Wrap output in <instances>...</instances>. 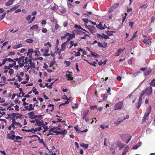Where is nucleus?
<instances>
[{"label": "nucleus", "instance_id": "f03ea898", "mask_svg": "<svg viewBox=\"0 0 155 155\" xmlns=\"http://www.w3.org/2000/svg\"><path fill=\"white\" fill-rule=\"evenodd\" d=\"M12 123L13 124V126L15 129L16 128H20L22 127L21 125L18 122H17L15 121V119H12Z\"/></svg>", "mask_w": 155, "mask_h": 155}, {"label": "nucleus", "instance_id": "5fc2aeb1", "mask_svg": "<svg viewBox=\"0 0 155 155\" xmlns=\"http://www.w3.org/2000/svg\"><path fill=\"white\" fill-rule=\"evenodd\" d=\"M83 20L84 22H85L86 24H87L88 22V19L86 18H84L83 19Z\"/></svg>", "mask_w": 155, "mask_h": 155}, {"label": "nucleus", "instance_id": "0eeeda50", "mask_svg": "<svg viewBox=\"0 0 155 155\" xmlns=\"http://www.w3.org/2000/svg\"><path fill=\"white\" fill-rule=\"evenodd\" d=\"M42 119L41 115H36L35 118L34 119L36 121L37 123L40 125H42V123L40 121V120Z\"/></svg>", "mask_w": 155, "mask_h": 155}, {"label": "nucleus", "instance_id": "423d86ee", "mask_svg": "<svg viewBox=\"0 0 155 155\" xmlns=\"http://www.w3.org/2000/svg\"><path fill=\"white\" fill-rule=\"evenodd\" d=\"M123 104V102L121 101L117 102L115 105L114 107V110H116L121 109L122 107Z\"/></svg>", "mask_w": 155, "mask_h": 155}, {"label": "nucleus", "instance_id": "c756f323", "mask_svg": "<svg viewBox=\"0 0 155 155\" xmlns=\"http://www.w3.org/2000/svg\"><path fill=\"white\" fill-rule=\"evenodd\" d=\"M26 41L28 43H31L33 42V40L31 38L27 39L26 40Z\"/></svg>", "mask_w": 155, "mask_h": 155}, {"label": "nucleus", "instance_id": "4468645a", "mask_svg": "<svg viewBox=\"0 0 155 155\" xmlns=\"http://www.w3.org/2000/svg\"><path fill=\"white\" fill-rule=\"evenodd\" d=\"M151 72V69L150 68H146L145 72L144 73V74L145 76H148L150 74Z\"/></svg>", "mask_w": 155, "mask_h": 155}, {"label": "nucleus", "instance_id": "58836bf2", "mask_svg": "<svg viewBox=\"0 0 155 155\" xmlns=\"http://www.w3.org/2000/svg\"><path fill=\"white\" fill-rule=\"evenodd\" d=\"M91 54L94 56V58H97V57H96L97 56H98V54H97V53H95V52H91Z\"/></svg>", "mask_w": 155, "mask_h": 155}, {"label": "nucleus", "instance_id": "8fccbe9b", "mask_svg": "<svg viewBox=\"0 0 155 155\" xmlns=\"http://www.w3.org/2000/svg\"><path fill=\"white\" fill-rule=\"evenodd\" d=\"M31 18V15H28L26 18L25 19L27 21H29L30 19Z\"/></svg>", "mask_w": 155, "mask_h": 155}, {"label": "nucleus", "instance_id": "20e7f679", "mask_svg": "<svg viewBox=\"0 0 155 155\" xmlns=\"http://www.w3.org/2000/svg\"><path fill=\"white\" fill-rule=\"evenodd\" d=\"M144 91L147 95H150L152 92V87L151 86H149L146 88Z\"/></svg>", "mask_w": 155, "mask_h": 155}, {"label": "nucleus", "instance_id": "49530a36", "mask_svg": "<svg viewBox=\"0 0 155 155\" xmlns=\"http://www.w3.org/2000/svg\"><path fill=\"white\" fill-rule=\"evenodd\" d=\"M14 127L13 124H12V123L11 125L10 126L8 127V130H11V128H12H12H13L14 130V129H15V128H14V127Z\"/></svg>", "mask_w": 155, "mask_h": 155}, {"label": "nucleus", "instance_id": "cd10ccee", "mask_svg": "<svg viewBox=\"0 0 155 155\" xmlns=\"http://www.w3.org/2000/svg\"><path fill=\"white\" fill-rule=\"evenodd\" d=\"M6 14V12H5L1 15L0 17V21L2 20L5 18Z\"/></svg>", "mask_w": 155, "mask_h": 155}, {"label": "nucleus", "instance_id": "aec40b11", "mask_svg": "<svg viewBox=\"0 0 155 155\" xmlns=\"http://www.w3.org/2000/svg\"><path fill=\"white\" fill-rule=\"evenodd\" d=\"M128 147H125L123 150V151L122 153V155H125L126 153L127 152L128 150Z\"/></svg>", "mask_w": 155, "mask_h": 155}, {"label": "nucleus", "instance_id": "9d476101", "mask_svg": "<svg viewBox=\"0 0 155 155\" xmlns=\"http://www.w3.org/2000/svg\"><path fill=\"white\" fill-rule=\"evenodd\" d=\"M29 117L31 119H33L35 118L36 115H35L33 112H30L27 114Z\"/></svg>", "mask_w": 155, "mask_h": 155}, {"label": "nucleus", "instance_id": "ddd939ff", "mask_svg": "<svg viewBox=\"0 0 155 155\" xmlns=\"http://www.w3.org/2000/svg\"><path fill=\"white\" fill-rule=\"evenodd\" d=\"M118 146L119 147V150H121L124 147L125 145L121 143L120 141H118L117 142Z\"/></svg>", "mask_w": 155, "mask_h": 155}, {"label": "nucleus", "instance_id": "3c124183", "mask_svg": "<svg viewBox=\"0 0 155 155\" xmlns=\"http://www.w3.org/2000/svg\"><path fill=\"white\" fill-rule=\"evenodd\" d=\"M57 128H56L55 127H54L53 128H51V129H50L49 130V132L51 133V132L52 131L53 132V131H54L55 130H54L55 129H56Z\"/></svg>", "mask_w": 155, "mask_h": 155}, {"label": "nucleus", "instance_id": "338daca9", "mask_svg": "<svg viewBox=\"0 0 155 155\" xmlns=\"http://www.w3.org/2000/svg\"><path fill=\"white\" fill-rule=\"evenodd\" d=\"M124 50H122L121 48H120L117 50V52L118 53H119L120 54V53L124 51Z\"/></svg>", "mask_w": 155, "mask_h": 155}, {"label": "nucleus", "instance_id": "f257e3e1", "mask_svg": "<svg viewBox=\"0 0 155 155\" xmlns=\"http://www.w3.org/2000/svg\"><path fill=\"white\" fill-rule=\"evenodd\" d=\"M151 110V107L150 106L147 110V112L144 115L143 119L142 122H145L146 121L147 119H148L149 115L150 114Z\"/></svg>", "mask_w": 155, "mask_h": 155}, {"label": "nucleus", "instance_id": "b1692460", "mask_svg": "<svg viewBox=\"0 0 155 155\" xmlns=\"http://www.w3.org/2000/svg\"><path fill=\"white\" fill-rule=\"evenodd\" d=\"M30 29H36V30L38 29V26L37 25H33L32 27L30 28Z\"/></svg>", "mask_w": 155, "mask_h": 155}, {"label": "nucleus", "instance_id": "7c9ffc66", "mask_svg": "<svg viewBox=\"0 0 155 155\" xmlns=\"http://www.w3.org/2000/svg\"><path fill=\"white\" fill-rule=\"evenodd\" d=\"M55 49L56 50V51H55V52H57V53H58L59 55L61 54V49L60 50L58 48V46H56V47L55 48Z\"/></svg>", "mask_w": 155, "mask_h": 155}, {"label": "nucleus", "instance_id": "864d4df0", "mask_svg": "<svg viewBox=\"0 0 155 155\" xmlns=\"http://www.w3.org/2000/svg\"><path fill=\"white\" fill-rule=\"evenodd\" d=\"M57 120H58L56 121L57 122H61L62 123H64L65 122V121L64 120L61 121V120L59 119H57Z\"/></svg>", "mask_w": 155, "mask_h": 155}, {"label": "nucleus", "instance_id": "13d9d810", "mask_svg": "<svg viewBox=\"0 0 155 155\" xmlns=\"http://www.w3.org/2000/svg\"><path fill=\"white\" fill-rule=\"evenodd\" d=\"M14 72V70L12 69H10V70L8 71V73L10 74L11 75V74H13Z\"/></svg>", "mask_w": 155, "mask_h": 155}, {"label": "nucleus", "instance_id": "e2e57ef3", "mask_svg": "<svg viewBox=\"0 0 155 155\" xmlns=\"http://www.w3.org/2000/svg\"><path fill=\"white\" fill-rule=\"evenodd\" d=\"M75 55V56H79L81 55V53L80 52L78 51L76 52Z\"/></svg>", "mask_w": 155, "mask_h": 155}, {"label": "nucleus", "instance_id": "dca6fc26", "mask_svg": "<svg viewBox=\"0 0 155 155\" xmlns=\"http://www.w3.org/2000/svg\"><path fill=\"white\" fill-rule=\"evenodd\" d=\"M15 0H9L5 4V5L8 6L12 5L13 3Z\"/></svg>", "mask_w": 155, "mask_h": 155}, {"label": "nucleus", "instance_id": "6ab92c4d", "mask_svg": "<svg viewBox=\"0 0 155 155\" xmlns=\"http://www.w3.org/2000/svg\"><path fill=\"white\" fill-rule=\"evenodd\" d=\"M85 26L88 29H89L90 31L91 32H92V30L91 29V28H93L94 27H95L94 26H93L92 25L91 26L90 25H87V24L85 25Z\"/></svg>", "mask_w": 155, "mask_h": 155}, {"label": "nucleus", "instance_id": "f704fd0d", "mask_svg": "<svg viewBox=\"0 0 155 155\" xmlns=\"http://www.w3.org/2000/svg\"><path fill=\"white\" fill-rule=\"evenodd\" d=\"M48 107H52V109H51L50 110L51 112H53V111L54 110V105L53 104H50L48 105Z\"/></svg>", "mask_w": 155, "mask_h": 155}, {"label": "nucleus", "instance_id": "39448f33", "mask_svg": "<svg viewBox=\"0 0 155 155\" xmlns=\"http://www.w3.org/2000/svg\"><path fill=\"white\" fill-rule=\"evenodd\" d=\"M120 138L123 140H124L125 139V138H129V139L126 142V143H128L130 141V140L131 138V136H130L128 134H120Z\"/></svg>", "mask_w": 155, "mask_h": 155}, {"label": "nucleus", "instance_id": "e433bc0d", "mask_svg": "<svg viewBox=\"0 0 155 155\" xmlns=\"http://www.w3.org/2000/svg\"><path fill=\"white\" fill-rule=\"evenodd\" d=\"M32 130L35 131V130L33 129L30 130H25L24 129H22L21 130L22 131H25L26 132H32Z\"/></svg>", "mask_w": 155, "mask_h": 155}, {"label": "nucleus", "instance_id": "4be33fe9", "mask_svg": "<svg viewBox=\"0 0 155 155\" xmlns=\"http://www.w3.org/2000/svg\"><path fill=\"white\" fill-rule=\"evenodd\" d=\"M53 83L54 82H52L50 83V84H49L48 85V83H46L45 86L49 88H52V86L53 84Z\"/></svg>", "mask_w": 155, "mask_h": 155}, {"label": "nucleus", "instance_id": "c9c22d12", "mask_svg": "<svg viewBox=\"0 0 155 155\" xmlns=\"http://www.w3.org/2000/svg\"><path fill=\"white\" fill-rule=\"evenodd\" d=\"M15 137L16 139L15 140L14 139V141L15 142L17 141V140L21 139L22 138V137H20V136H17L16 137Z\"/></svg>", "mask_w": 155, "mask_h": 155}, {"label": "nucleus", "instance_id": "4c0bfd02", "mask_svg": "<svg viewBox=\"0 0 155 155\" xmlns=\"http://www.w3.org/2000/svg\"><path fill=\"white\" fill-rule=\"evenodd\" d=\"M100 127L102 129H104L106 128H108V126L107 125H101L100 126Z\"/></svg>", "mask_w": 155, "mask_h": 155}, {"label": "nucleus", "instance_id": "69168bd1", "mask_svg": "<svg viewBox=\"0 0 155 155\" xmlns=\"http://www.w3.org/2000/svg\"><path fill=\"white\" fill-rule=\"evenodd\" d=\"M75 69L77 71H80V70L78 67V63H77L75 65Z\"/></svg>", "mask_w": 155, "mask_h": 155}, {"label": "nucleus", "instance_id": "c85d7f7f", "mask_svg": "<svg viewBox=\"0 0 155 155\" xmlns=\"http://www.w3.org/2000/svg\"><path fill=\"white\" fill-rule=\"evenodd\" d=\"M68 34H69V33L66 32V34H64V35L61 36V40H63V39H65L68 36Z\"/></svg>", "mask_w": 155, "mask_h": 155}, {"label": "nucleus", "instance_id": "052dcab7", "mask_svg": "<svg viewBox=\"0 0 155 155\" xmlns=\"http://www.w3.org/2000/svg\"><path fill=\"white\" fill-rule=\"evenodd\" d=\"M137 31H136L134 33L133 36H132L133 38H135L137 37Z\"/></svg>", "mask_w": 155, "mask_h": 155}, {"label": "nucleus", "instance_id": "1a4fd4ad", "mask_svg": "<svg viewBox=\"0 0 155 155\" xmlns=\"http://www.w3.org/2000/svg\"><path fill=\"white\" fill-rule=\"evenodd\" d=\"M34 108L32 107V104H30L28 106L24 107V109L23 110H34Z\"/></svg>", "mask_w": 155, "mask_h": 155}, {"label": "nucleus", "instance_id": "5701e85b", "mask_svg": "<svg viewBox=\"0 0 155 155\" xmlns=\"http://www.w3.org/2000/svg\"><path fill=\"white\" fill-rule=\"evenodd\" d=\"M86 60L87 62V63L89 64L90 65H92V66H95V67L96 66V64H97V63L95 61H94L93 63H91V62H89L87 60Z\"/></svg>", "mask_w": 155, "mask_h": 155}, {"label": "nucleus", "instance_id": "79ce46f5", "mask_svg": "<svg viewBox=\"0 0 155 155\" xmlns=\"http://www.w3.org/2000/svg\"><path fill=\"white\" fill-rule=\"evenodd\" d=\"M155 80V79H153L152 81L150 84L151 85H152L153 86H155V81H154Z\"/></svg>", "mask_w": 155, "mask_h": 155}, {"label": "nucleus", "instance_id": "6e6552de", "mask_svg": "<svg viewBox=\"0 0 155 155\" xmlns=\"http://www.w3.org/2000/svg\"><path fill=\"white\" fill-rule=\"evenodd\" d=\"M119 3L114 4L113 5L111 6L109 8V12H112L114 9L116 8L119 5Z\"/></svg>", "mask_w": 155, "mask_h": 155}, {"label": "nucleus", "instance_id": "412c9836", "mask_svg": "<svg viewBox=\"0 0 155 155\" xmlns=\"http://www.w3.org/2000/svg\"><path fill=\"white\" fill-rule=\"evenodd\" d=\"M88 110H86L84 111L83 112V119H84L85 117L86 116H87L88 114Z\"/></svg>", "mask_w": 155, "mask_h": 155}, {"label": "nucleus", "instance_id": "2f4dec72", "mask_svg": "<svg viewBox=\"0 0 155 155\" xmlns=\"http://www.w3.org/2000/svg\"><path fill=\"white\" fill-rule=\"evenodd\" d=\"M80 146L82 147H84L85 149H87L88 147V144H85L84 143H82L81 144Z\"/></svg>", "mask_w": 155, "mask_h": 155}, {"label": "nucleus", "instance_id": "0e129e2a", "mask_svg": "<svg viewBox=\"0 0 155 155\" xmlns=\"http://www.w3.org/2000/svg\"><path fill=\"white\" fill-rule=\"evenodd\" d=\"M70 35L71 38H74L75 37V35L74 33L73 34H70L69 33V34H68V35Z\"/></svg>", "mask_w": 155, "mask_h": 155}, {"label": "nucleus", "instance_id": "a18cd8bd", "mask_svg": "<svg viewBox=\"0 0 155 155\" xmlns=\"http://www.w3.org/2000/svg\"><path fill=\"white\" fill-rule=\"evenodd\" d=\"M74 128L77 132H81V130L78 129V125L74 127Z\"/></svg>", "mask_w": 155, "mask_h": 155}, {"label": "nucleus", "instance_id": "6e6d98bb", "mask_svg": "<svg viewBox=\"0 0 155 155\" xmlns=\"http://www.w3.org/2000/svg\"><path fill=\"white\" fill-rule=\"evenodd\" d=\"M145 94V93L144 91V90L142 91V92H141L139 97H142Z\"/></svg>", "mask_w": 155, "mask_h": 155}, {"label": "nucleus", "instance_id": "c03bdc74", "mask_svg": "<svg viewBox=\"0 0 155 155\" xmlns=\"http://www.w3.org/2000/svg\"><path fill=\"white\" fill-rule=\"evenodd\" d=\"M64 63L67 66L70 65L71 63L70 61H64Z\"/></svg>", "mask_w": 155, "mask_h": 155}, {"label": "nucleus", "instance_id": "4d7b16f0", "mask_svg": "<svg viewBox=\"0 0 155 155\" xmlns=\"http://www.w3.org/2000/svg\"><path fill=\"white\" fill-rule=\"evenodd\" d=\"M35 16H33L31 18V20L28 22V24H30L35 19Z\"/></svg>", "mask_w": 155, "mask_h": 155}, {"label": "nucleus", "instance_id": "774afa93", "mask_svg": "<svg viewBox=\"0 0 155 155\" xmlns=\"http://www.w3.org/2000/svg\"><path fill=\"white\" fill-rule=\"evenodd\" d=\"M49 48H47L45 50V54H47L48 52Z\"/></svg>", "mask_w": 155, "mask_h": 155}, {"label": "nucleus", "instance_id": "09e8293b", "mask_svg": "<svg viewBox=\"0 0 155 155\" xmlns=\"http://www.w3.org/2000/svg\"><path fill=\"white\" fill-rule=\"evenodd\" d=\"M141 103L138 102L137 103L136 105V106L137 107V109H139V108L141 106Z\"/></svg>", "mask_w": 155, "mask_h": 155}, {"label": "nucleus", "instance_id": "f3484780", "mask_svg": "<svg viewBox=\"0 0 155 155\" xmlns=\"http://www.w3.org/2000/svg\"><path fill=\"white\" fill-rule=\"evenodd\" d=\"M143 41L145 44H149L151 43V41L149 39H144L143 40Z\"/></svg>", "mask_w": 155, "mask_h": 155}, {"label": "nucleus", "instance_id": "2eb2a0df", "mask_svg": "<svg viewBox=\"0 0 155 155\" xmlns=\"http://www.w3.org/2000/svg\"><path fill=\"white\" fill-rule=\"evenodd\" d=\"M66 77L68 78V80H72L73 78L72 77V75L71 74H66Z\"/></svg>", "mask_w": 155, "mask_h": 155}, {"label": "nucleus", "instance_id": "bf43d9fd", "mask_svg": "<svg viewBox=\"0 0 155 155\" xmlns=\"http://www.w3.org/2000/svg\"><path fill=\"white\" fill-rule=\"evenodd\" d=\"M65 42H67L66 45V48L68 49V50H69L70 49H69V45H70L69 42H68V41H66Z\"/></svg>", "mask_w": 155, "mask_h": 155}, {"label": "nucleus", "instance_id": "37998d69", "mask_svg": "<svg viewBox=\"0 0 155 155\" xmlns=\"http://www.w3.org/2000/svg\"><path fill=\"white\" fill-rule=\"evenodd\" d=\"M11 116H12V120L13 119H15V118H16V113H13L12 114H11V115H10Z\"/></svg>", "mask_w": 155, "mask_h": 155}, {"label": "nucleus", "instance_id": "7ed1b4c3", "mask_svg": "<svg viewBox=\"0 0 155 155\" xmlns=\"http://www.w3.org/2000/svg\"><path fill=\"white\" fill-rule=\"evenodd\" d=\"M15 132L12 131L10 133L8 134L7 135L6 138L8 139L14 140L15 136L14 135Z\"/></svg>", "mask_w": 155, "mask_h": 155}, {"label": "nucleus", "instance_id": "473e14b6", "mask_svg": "<svg viewBox=\"0 0 155 155\" xmlns=\"http://www.w3.org/2000/svg\"><path fill=\"white\" fill-rule=\"evenodd\" d=\"M69 43L70 45L69 46V49H70L72 48V47L74 46V41H71L69 42Z\"/></svg>", "mask_w": 155, "mask_h": 155}, {"label": "nucleus", "instance_id": "a211bd4d", "mask_svg": "<svg viewBox=\"0 0 155 155\" xmlns=\"http://www.w3.org/2000/svg\"><path fill=\"white\" fill-rule=\"evenodd\" d=\"M96 27L100 29H103L105 28L104 27H103L101 23H100L98 25H96Z\"/></svg>", "mask_w": 155, "mask_h": 155}, {"label": "nucleus", "instance_id": "f8f14e48", "mask_svg": "<svg viewBox=\"0 0 155 155\" xmlns=\"http://www.w3.org/2000/svg\"><path fill=\"white\" fill-rule=\"evenodd\" d=\"M16 118L15 119H17L18 118H19L20 120H22L24 118L23 117L21 114L19 113H16Z\"/></svg>", "mask_w": 155, "mask_h": 155}, {"label": "nucleus", "instance_id": "ea45409f", "mask_svg": "<svg viewBox=\"0 0 155 155\" xmlns=\"http://www.w3.org/2000/svg\"><path fill=\"white\" fill-rule=\"evenodd\" d=\"M30 67H31V68H34L35 67V63H34V62H32L30 63Z\"/></svg>", "mask_w": 155, "mask_h": 155}, {"label": "nucleus", "instance_id": "bb28decb", "mask_svg": "<svg viewBox=\"0 0 155 155\" xmlns=\"http://www.w3.org/2000/svg\"><path fill=\"white\" fill-rule=\"evenodd\" d=\"M33 52V49H30L28 50V52L27 53V55H31L32 53Z\"/></svg>", "mask_w": 155, "mask_h": 155}, {"label": "nucleus", "instance_id": "a19ab883", "mask_svg": "<svg viewBox=\"0 0 155 155\" xmlns=\"http://www.w3.org/2000/svg\"><path fill=\"white\" fill-rule=\"evenodd\" d=\"M24 57L21 56V57L18 58V63H20V62L22 61L23 60H24Z\"/></svg>", "mask_w": 155, "mask_h": 155}, {"label": "nucleus", "instance_id": "de8ad7c7", "mask_svg": "<svg viewBox=\"0 0 155 155\" xmlns=\"http://www.w3.org/2000/svg\"><path fill=\"white\" fill-rule=\"evenodd\" d=\"M16 76L18 78V81H19V82H20L22 80V78L18 74H16Z\"/></svg>", "mask_w": 155, "mask_h": 155}, {"label": "nucleus", "instance_id": "603ef678", "mask_svg": "<svg viewBox=\"0 0 155 155\" xmlns=\"http://www.w3.org/2000/svg\"><path fill=\"white\" fill-rule=\"evenodd\" d=\"M103 38L105 39H107L109 38V37L105 34H103Z\"/></svg>", "mask_w": 155, "mask_h": 155}, {"label": "nucleus", "instance_id": "680f3d73", "mask_svg": "<svg viewBox=\"0 0 155 155\" xmlns=\"http://www.w3.org/2000/svg\"><path fill=\"white\" fill-rule=\"evenodd\" d=\"M67 41H68V42H69L71 39V36H70V35H68V36L67 37Z\"/></svg>", "mask_w": 155, "mask_h": 155}, {"label": "nucleus", "instance_id": "9b49d317", "mask_svg": "<svg viewBox=\"0 0 155 155\" xmlns=\"http://www.w3.org/2000/svg\"><path fill=\"white\" fill-rule=\"evenodd\" d=\"M66 42H64L61 44V51H64L65 50L66 48H67L66 45Z\"/></svg>", "mask_w": 155, "mask_h": 155}, {"label": "nucleus", "instance_id": "a878e982", "mask_svg": "<svg viewBox=\"0 0 155 155\" xmlns=\"http://www.w3.org/2000/svg\"><path fill=\"white\" fill-rule=\"evenodd\" d=\"M19 64V67L21 68L23 67L25 64L24 60H23L22 61L18 63Z\"/></svg>", "mask_w": 155, "mask_h": 155}, {"label": "nucleus", "instance_id": "72a5a7b5", "mask_svg": "<svg viewBox=\"0 0 155 155\" xmlns=\"http://www.w3.org/2000/svg\"><path fill=\"white\" fill-rule=\"evenodd\" d=\"M113 32L111 31H107L106 32L107 34L109 36H111L113 35Z\"/></svg>", "mask_w": 155, "mask_h": 155}, {"label": "nucleus", "instance_id": "393cba45", "mask_svg": "<svg viewBox=\"0 0 155 155\" xmlns=\"http://www.w3.org/2000/svg\"><path fill=\"white\" fill-rule=\"evenodd\" d=\"M67 133V131L66 130H62L61 131H59V134H64L63 137H64L65 134Z\"/></svg>", "mask_w": 155, "mask_h": 155}]
</instances>
